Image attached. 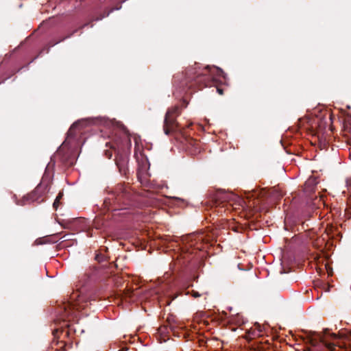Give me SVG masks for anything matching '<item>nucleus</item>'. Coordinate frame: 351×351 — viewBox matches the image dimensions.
<instances>
[{
    "label": "nucleus",
    "mask_w": 351,
    "mask_h": 351,
    "mask_svg": "<svg viewBox=\"0 0 351 351\" xmlns=\"http://www.w3.org/2000/svg\"><path fill=\"white\" fill-rule=\"evenodd\" d=\"M42 193L41 186L38 185L33 191L29 193L25 198L28 200L36 201L40 197Z\"/></svg>",
    "instance_id": "nucleus-1"
},
{
    "label": "nucleus",
    "mask_w": 351,
    "mask_h": 351,
    "mask_svg": "<svg viewBox=\"0 0 351 351\" xmlns=\"http://www.w3.org/2000/svg\"><path fill=\"white\" fill-rule=\"evenodd\" d=\"M330 336L334 339L339 338L346 339L351 344V332L350 333H345L343 332H339V334L332 333Z\"/></svg>",
    "instance_id": "nucleus-2"
},
{
    "label": "nucleus",
    "mask_w": 351,
    "mask_h": 351,
    "mask_svg": "<svg viewBox=\"0 0 351 351\" xmlns=\"http://www.w3.org/2000/svg\"><path fill=\"white\" fill-rule=\"evenodd\" d=\"M321 341L326 346V348L332 351L334 349H335V345L334 343H327L326 341H325V339L324 337H322L321 338Z\"/></svg>",
    "instance_id": "nucleus-3"
},
{
    "label": "nucleus",
    "mask_w": 351,
    "mask_h": 351,
    "mask_svg": "<svg viewBox=\"0 0 351 351\" xmlns=\"http://www.w3.org/2000/svg\"><path fill=\"white\" fill-rule=\"evenodd\" d=\"M62 194L60 193L58 194V195L56 198V199L54 201V203H53V206L56 208H57V207L58 206V204H59V202H60V199L62 198Z\"/></svg>",
    "instance_id": "nucleus-4"
},
{
    "label": "nucleus",
    "mask_w": 351,
    "mask_h": 351,
    "mask_svg": "<svg viewBox=\"0 0 351 351\" xmlns=\"http://www.w3.org/2000/svg\"><path fill=\"white\" fill-rule=\"evenodd\" d=\"M218 92L219 93V94H222V90L221 89H218Z\"/></svg>",
    "instance_id": "nucleus-5"
},
{
    "label": "nucleus",
    "mask_w": 351,
    "mask_h": 351,
    "mask_svg": "<svg viewBox=\"0 0 351 351\" xmlns=\"http://www.w3.org/2000/svg\"><path fill=\"white\" fill-rule=\"evenodd\" d=\"M194 296H195V297H197V296H199V294H197V293H194Z\"/></svg>",
    "instance_id": "nucleus-6"
},
{
    "label": "nucleus",
    "mask_w": 351,
    "mask_h": 351,
    "mask_svg": "<svg viewBox=\"0 0 351 351\" xmlns=\"http://www.w3.org/2000/svg\"><path fill=\"white\" fill-rule=\"evenodd\" d=\"M165 133H166V134H168V133H169V132H168V130H165Z\"/></svg>",
    "instance_id": "nucleus-7"
}]
</instances>
